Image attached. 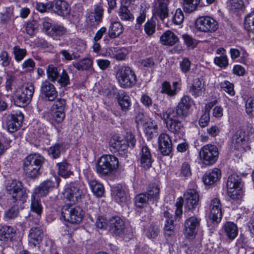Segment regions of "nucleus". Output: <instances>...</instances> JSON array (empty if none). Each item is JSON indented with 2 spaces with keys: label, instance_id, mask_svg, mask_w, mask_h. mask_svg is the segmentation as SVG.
<instances>
[{
  "label": "nucleus",
  "instance_id": "nucleus-19",
  "mask_svg": "<svg viewBox=\"0 0 254 254\" xmlns=\"http://www.w3.org/2000/svg\"><path fill=\"white\" fill-rule=\"evenodd\" d=\"M51 5V10L60 16L64 17L70 13L69 5L64 0H54Z\"/></svg>",
  "mask_w": 254,
  "mask_h": 254
},
{
  "label": "nucleus",
  "instance_id": "nucleus-59",
  "mask_svg": "<svg viewBox=\"0 0 254 254\" xmlns=\"http://www.w3.org/2000/svg\"><path fill=\"white\" fill-rule=\"evenodd\" d=\"M112 51V57L118 61H123L125 60L126 57V53L125 50L118 49V48H114Z\"/></svg>",
  "mask_w": 254,
  "mask_h": 254
},
{
  "label": "nucleus",
  "instance_id": "nucleus-29",
  "mask_svg": "<svg viewBox=\"0 0 254 254\" xmlns=\"http://www.w3.org/2000/svg\"><path fill=\"white\" fill-rule=\"evenodd\" d=\"M158 4L156 10V14L162 20L169 15L168 4L170 0H156Z\"/></svg>",
  "mask_w": 254,
  "mask_h": 254
},
{
  "label": "nucleus",
  "instance_id": "nucleus-45",
  "mask_svg": "<svg viewBox=\"0 0 254 254\" xmlns=\"http://www.w3.org/2000/svg\"><path fill=\"white\" fill-rule=\"evenodd\" d=\"M48 78L52 82L57 81L60 76L59 72L57 67L53 64L48 65L46 70Z\"/></svg>",
  "mask_w": 254,
  "mask_h": 254
},
{
  "label": "nucleus",
  "instance_id": "nucleus-25",
  "mask_svg": "<svg viewBox=\"0 0 254 254\" xmlns=\"http://www.w3.org/2000/svg\"><path fill=\"white\" fill-rule=\"evenodd\" d=\"M221 178V171L218 168H214L206 172L203 177V182L205 185H211L218 181Z\"/></svg>",
  "mask_w": 254,
  "mask_h": 254
},
{
  "label": "nucleus",
  "instance_id": "nucleus-37",
  "mask_svg": "<svg viewBox=\"0 0 254 254\" xmlns=\"http://www.w3.org/2000/svg\"><path fill=\"white\" fill-rule=\"evenodd\" d=\"M164 217L166 218V223L164 227L165 234L171 236L174 228V217L172 214H171L168 211L164 212Z\"/></svg>",
  "mask_w": 254,
  "mask_h": 254
},
{
  "label": "nucleus",
  "instance_id": "nucleus-62",
  "mask_svg": "<svg viewBox=\"0 0 254 254\" xmlns=\"http://www.w3.org/2000/svg\"><path fill=\"white\" fill-rule=\"evenodd\" d=\"M191 175L190 165L187 162H184L182 165L180 170V176L188 178Z\"/></svg>",
  "mask_w": 254,
  "mask_h": 254
},
{
  "label": "nucleus",
  "instance_id": "nucleus-16",
  "mask_svg": "<svg viewBox=\"0 0 254 254\" xmlns=\"http://www.w3.org/2000/svg\"><path fill=\"white\" fill-rule=\"evenodd\" d=\"M159 149L164 155H169L172 150V140L169 135L166 133H161L158 138Z\"/></svg>",
  "mask_w": 254,
  "mask_h": 254
},
{
  "label": "nucleus",
  "instance_id": "nucleus-14",
  "mask_svg": "<svg viewBox=\"0 0 254 254\" xmlns=\"http://www.w3.org/2000/svg\"><path fill=\"white\" fill-rule=\"evenodd\" d=\"M37 197H38L37 196ZM31 210L36 213V217L34 218V216L29 214L26 217L27 221L31 222L32 224L38 225L40 222L41 213L42 212V206L40 202V200L36 197L35 194H33L31 197Z\"/></svg>",
  "mask_w": 254,
  "mask_h": 254
},
{
  "label": "nucleus",
  "instance_id": "nucleus-26",
  "mask_svg": "<svg viewBox=\"0 0 254 254\" xmlns=\"http://www.w3.org/2000/svg\"><path fill=\"white\" fill-rule=\"evenodd\" d=\"M44 162V158L38 153L30 154L22 160V163L34 167H42Z\"/></svg>",
  "mask_w": 254,
  "mask_h": 254
},
{
  "label": "nucleus",
  "instance_id": "nucleus-46",
  "mask_svg": "<svg viewBox=\"0 0 254 254\" xmlns=\"http://www.w3.org/2000/svg\"><path fill=\"white\" fill-rule=\"evenodd\" d=\"M63 145L62 143H55L48 149V154L54 159L59 158L63 149Z\"/></svg>",
  "mask_w": 254,
  "mask_h": 254
},
{
  "label": "nucleus",
  "instance_id": "nucleus-53",
  "mask_svg": "<svg viewBox=\"0 0 254 254\" xmlns=\"http://www.w3.org/2000/svg\"><path fill=\"white\" fill-rule=\"evenodd\" d=\"M228 196L233 200L241 199L243 195L242 188L227 189Z\"/></svg>",
  "mask_w": 254,
  "mask_h": 254
},
{
  "label": "nucleus",
  "instance_id": "nucleus-64",
  "mask_svg": "<svg viewBox=\"0 0 254 254\" xmlns=\"http://www.w3.org/2000/svg\"><path fill=\"white\" fill-rule=\"evenodd\" d=\"M60 78L57 80L61 86L65 87L69 84V78L66 71L63 69Z\"/></svg>",
  "mask_w": 254,
  "mask_h": 254
},
{
  "label": "nucleus",
  "instance_id": "nucleus-20",
  "mask_svg": "<svg viewBox=\"0 0 254 254\" xmlns=\"http://www.w3.org/2000/svg\"><path fill=\"white\" fill-rule=\"evenodd\" d=\"M222 205L220 200L215 198L211 200L209 207V218L214 222H219L222 217Z\"/></svg>",
  "mask_w": 254,
  "mask_h": 254
},
{
  "label": "nucleus",
  "instance_id": "nucleus-28",
  "mask_svg": "<svg viewBox=\"0 0 254 254\" xmlns=\"http://www.w3.org/2000/svg\"><path fill=\"white\" fill-rule=\"evenodd\" d=\"M117 99L122 111L126 112L130 108L131 102L129 96L123 90L118 92Z\"/></svg>",
  "mask_w": 254,
  "mask_h": 254
},
{
  "label": "nucleus",
  "instance_id": "nucleus-43",
  "mask_svg": "<svg viewBox=\"0 0 254 254\" xmlns=\"http://www.w3.org/2000/svg\"><path fill=\"white\" fill-rule=\"evenodd\" d=\"M65 32L66 29L63 26L53 25L50 32H49V35L52 37L53 39H58Z\"/></svg>",
  "mask_w": 254,
  "mask_h": 254
},
{
  "label": "nucleus",
  "instance_id": "nucleus-35",
  "mask_svg": "<svg viewBox=\"0 0 254 254\" xmlns=\"http://www.w3.org/2000/svg\"><path fill=\"white\" fill-rule=\"evenodd\" d=\"M223 229L226 235L231 240L234 239L238 235V227L233 222H226L223 226Z\"/></svg>",
  "mask_w": 254,
  "mask_h": 254
},
{
  "label": "nucleus",
  "instance_id": "nucleus-1",
  "mask_svg": "<svg viewBox=\"0 0 254 254\" xmlns=\"http://www.w3.org/2000/svg\"><path fill=\"white\" fill-rule=\"evenodd\" d=\"M8 196L13 202L16 203L11 206L5 213V217L9 219H14L18 214V204L23 202L27 195L22 187V184L17 181H12L6 187Z\"/></svg>",
  "mask_w": 254,
  "mask_h": 254
},
{
  "label": "nucleus",
  "instance_id": "nucleus-57",
  "mask_svg": "<svg viewBox=\"0 0 254 254\" xmlns=\"http://www.w3.org/2000/svg\"><path fill=\"white\" fill-rule=\"evenodd\" d=\"M34 5L35 9L41 13L51 10V1L46 3L36 1L34 3Z\"/></svg>",
  "mask_w": 254,
  "mask_h": 254
},
{
  "label": "nucleus",
  "instance_id": "nucleus-55",
  "mask_svg": "<svg viewBox=\"0 0 254 254\" xmlns=\"http://www.w3.org/2000/svg\"><path fill=\"white\" fill-rule=\"evenodd\" d=\"M161 93L166 94L169 96H173L176 94L177 91L175 89H172L169 82L164 81L162 84Z\"/></svg>",
  "mask_w": 254,
  "mask_h": 254
},
{
  "label": "nucleus",
  "instance_id": "nucleus-2",
  "mask_svg": "<svg viewBox=\"0 0 254 254\" xmlns=\"http://www.w3.org/2000/svg\"><path fill=\"white\" fill-rule=\"evenodd\" d=\"M135 143L134 136L130 132H127L125 136L114 135L109 144L112 151L123 155L127 152L128 147H134Z\"/></svg>",
  "mask_w": 254,
  "mask_h": 254
},
{
  "label": "nucleus",
  "instance_id": "nucleus-5",
  "mask_svg": "<svg viewBox=\"0 0 254 254\" xmlns=\"http://www.w3.org/2000/svg\"><path fill=\"white\" fill-rule=\"evenodd\" d=\"M118 166L119 161L116 156L106 155H103L99 159L96 168L99 174L106 176L117 169Z\"/></svg>",
  "mask_w": 254,
  "mask_h": 254
},
{
  "label": "nucleus",
  "instance_id": "nucleus-39",
  "mask_svg": "<svg viewBox=\"0 0 254 254\" xmlns=\"http://www.w3.org/2000/svg\"><path fill=\"white\" fill-rule=\"evenodd\" d=\"M146 194L150 201H157L159 198L160 188L156 184H151L149 186Z\"/></svg>",
  "mask_w": 254,
  "mask_h": 254
},
{
  "label": "nucleus",
  "instance_id": "nucleus-6",
  "mask_svg": "<svg viewBox=\"0 0 254 254\" xmlns=\"http://www.w3.org/2000/svg\"><path fill=\"white\" fill-rule=\"evenodd\" d=\"M71 204H65L62 208V216L64 219L72 224L81 222L84 216V211L78 206H72Z\"/></svg>",
  "mask_w": 254,
  "mask_h": 254
},
{
  "label": "nucleus",
  "instance_id": "nucleus-47",
  "mask_svg": "<svg viewBox=\"0 0 254 254\" xmlns=\"http://www.w3.org/2000/svg\"><path fill=\"white\" fill-rule=\"evenodd\" d=\"M14 233L13 228L9 226H3L0 229V240L2 241H6L11 238L12 234Z\"/></svg>",
  "mask_w": 254,
  "mask_h": 254
},
{
  "label": "nucleus",
  "instance_id": "nucleus-61",
  "mask_svg": "<svg viewBox=\"0 0 254 254\" xmlns=\"http://www.w3.org/2000/svg\"><path fill=\"white\" fill-rule=\"evenodd\" d=\"M214 63L221 68H226L228 65V60L226 55L216 57L214 59Z\"/></svg>",
  "mask_w": 254,
  "mask_h": 254
},
{
  "label": "nucleus",
  "instance_id": "nucleus-51",
  "mask_svg": "<svg viewBox=\"0 0 254 254\" xmlns=\"http://www.w3.org/2000/svg\"><path fill=\"white\" fill-rule=\"evenodd\" d=\"M244 5L243 0H229L228 6L231 11L235 12L242 9Z\"/></svg>",
  "mask_w": 254,
  "mask_h": 254
},
{
  "label": "nucleus",
  "instance_id": "nucleus-52",
  "mask_svg": "<svg viewBox=\"0 0 254 254\" xmlns=\"http://www.w3.org/2000/svg\"><path fill=\"white\" fill-rule=\"evenodd\" d=\"M13 52L14 59L17 62L21 61L27 55L25 49H21L19 46H16L13 48Z\"/></svg>",
  "mask_w": 254,
  "mask_h": 254
},
{
  "label": "nucleus",
  "instance_id": "nucleus-21",
  "mask_svg": "<svg viewBox=\"0 0 254 254\" xmlns=\"http://www.w3.org/2000/svg\"><path fill=\"white\" fill-rule=\"evenodd\" d=\"M110 228L115 235L125 238L126 229L124 221L119 216L112 218L110 220Z\"/></svg>",
  "mask_w": 254,
  "mask_h": 254
},
{
  "label": "nucleus",
  "instance_id": "nucleus-7",
  "mask_svg": "<svg viewBox=\"0 0 254 254\" xmlns=\"http://www.w3.org/2000/svg\"><path fill=\"white\" fill-rule=\"evenodd\" d=\"M218 147L211 144L204 145L199 151L200 160L207 166L213 165L218 160Z\"/></svg>",
  "mask_w": 254,
  "mask_h": 254
},
{
  "label": "nucleus",
  "instance_id": "nucleus-13",
  "mask_svg": "<svg viewBox=\"0 0 254 254\" xmlns=\"http://www.w3.org/2000/svg\"><path fill=\"white\" fill-rule=\"evenodd\" d=\"M37 225L32 227L29 230L28 240L29 246L32 248L39 247L44 236V230L41 226Z\"/></svg>",
  "mask_w": 254,
  "mask_h": 254
},
{
  "label": "nucleus",
  "instance_id": "nucleus-34",
  "mask_svg": "<svg viewBox=\"0 0 254 254\" xmlns=\"http://www.w3.org/2000/svg\"><path fill=\"white\" fill-rule=\"evenodd\" d=\"M226 186L227 189L242 188L243 184L239 176L236 174H233L228 177Z\"/></svg>",
  "mask_w": 254,
  "mask_h": 254
},
{
  "label": "nucleus",
  "instance_id": "nucleus-48",
  "mask_svg": "<svg viewBox=\"0 0 254 254\" xmlns=\"http://www.w3.org/2000/svg\"><path fill=\"white\" fill-rule=\"evenodd\" d=\"M150 200L146 193H141L136 195L134 198L135 205L139 208H142Z\"/></svg>",
  "mask_w": 254,
  "mask_h": 254
},
{
  "label": "nucleus",
  "instance_id": "nucleus-54",
  "mask_svg": "<svg viewBox=\"0 0 254 254\" xmlns=\"http://www.w3.org/2000/svg\"><path fill=\"white\" fill-rule=\"evenodd\" d=\"M246 113L251 117H254V97L248 98L245 102Z\"/></svg>",
  "mask_w": 254,
  "mask_h": 254
},
{
  "label": "nucleus",
  "instance_id": "nucleus-15",
  "mask_svg": "<svg viewBox=\"0 0 254 254\" xmlns=\"http://www.w3.org/2000/svg\"><path fill=\"white\" fill-rule=\"evenodd\" d=\"M54 180L55 181L51 180H47L42 182L39 187L35 189L34 191L35 194L40 197L46 196L55 187L59 186L60 179L55 178Z\"/></svg>",
  "mask_w": 254,
  "mask_h": 254
},
{
  "label": "nucleus",
  "instance_id": "nucleus-40",
  "mask_svg": "<svg viewBox=\"0 0 254 254\" xmlns=\"http://www.w3.org/2000/svg\"><path fill=\"white\" fill-rule=\"evenodd\" d=\"M89 184L93 193L97 197H101L104 192L103 186L96 180H91Z\"/></svg>",
  "mask_w": 254,
  "mask_h": 254
},
{
  "label": "nucleus",
  "instance_id": "nucleus-49",
  "mask_svg": "<svg viewBox=\"0 0 254 254\" xmlns=\"http://www.w3.org/2000/svg\"><path fill=\"white\" fill-rule=\"evenodd\" d=\"M115 199L119 202H122L126 200V195L125 190L121 186L115 187L113 190Z\"/></svg>",
  "mask_w": 254,
  "mask_h": 254
},
{
  "label": "nucleus",
  "instance_id": "nucleus-8",
  "mask_svg": "<svg viewBox=\"0 0 254 254\" xmlns=\"http://www.w3.org/2000/svg\"><path fill=\"white\" fill-rule=\"evenodd\" d=\"M249 135L250 133L247 132L245 129H238L232 137V147L235 149L240 151L250 150Z\"/></svg>",
  "mask_w": 254,
  "mask_h": 254
},
{
  "label": "nucleus",
  "instance_id": "nucleus-44",
  "mask_svg": "<svg viewBox=\"0 0 254 254\" xmlns=\"http://www.w3.org/2000/svg\"><path fill=\"white\" fill-rule=\"evenodd\" d=\"M200 0H183V9L185 11L190 13L194 11Z\"/></svg>",
  "mask_w": 254,
  "mask_h": 254
},
{
  "label": "nucleus",
  "instance_id": "nucleus-10",
  "mask_svg": "<svg viewBox=\"0 0 254 254\" xmlns=\"http://www.w3.org/2000/svg\"><path fill=\"white\" fill-rule=\"evenodd\" d=\"M196 29L203 32H214L218 28L217 22L208 16H199L195 22Z\"/></svg>",
  "mask_w": 254,
  "mask_h": 254
},
{
  "label": "nucleus",
  "instance_id": "nucleus-33",
  "mask_svg": "<svg viewBox=\"0 0 254 254\" xmlns=\"http://www.w3.org/2000/svg\"><path fill=\"white\" fill-rule=\"evenodd\" d=\"M203 85L201 80L196 78L193 80L192 83L190 87L189 92L193 96L196 97L201 95Z\"/></svg>",
  "mask_w": 254,
  "mask_h": 254
},
{
  "label": "nucleus",
  "instance_id": "nucleus-4",
  "mask_svg": "<svg viewBox=\"0 0 254 254\" xmlns=\"http://www.w3.org/2000/svg\"><path fill=\"white\" fill-rule=\"evenodd\" d=\"M116 76L119 85L123 88H131L137 82L135 72L128 66L119 68L116 72Z\"/></svg>",
  "mask_w": 254,
  "mask_h": 254
},
{
  "label": "nucleus",
  "instance_id": "nucleus-23",
  "mask_svg": "<svg viewBox=\"0 0 254 254\" xmlns=\"http://www.w3.org/2000/svg\"><path fill=\"white\" fill-rule=\"evenodd\" d=\"M103 11V6L100 3L95 5L93 11L88 14L87 21L90 22L92 25L99 24L102 22Z\"/></svg>",
  "mask_w": 254,
  "mask_h": 254
},
{
  "label": "nucleus",
  "instance_id": "nucleus-38",
  "mask_svg": "<svg viewBox=\"0 0 254 254\" xmlns=\"http://www.w3.org/2000/svg\"><path fill=\"white\" fill-rule=\"evenodd\" d=\"M17 84V80L15 74L11 72H7L5 76V87L6 90L12 91L13 88L16 87Z\"/></svg>",
  "mask_w": 254,
  "mask_h": 254
},
{
  "label": "nucleus",
  "instance_id": "nucleus-17",
  "mask_svg": "<svg viewBox=\"0 0 254 254\" xmlns=\"http://www.w3.org/2000/svg\"><path fill=\"white\" fill-rule=\"evenodd\" d=\"M185 208L192 210L195 209L198 204L199 195L195 189H188L184 195Z\"/></svg>",
  "mask_w": 254,
  "mask_h": 254
},
{
  "label": "nucleus",
  "instance_id": "nucleus-50",
  "mask_svg": "<svg viewBox=\"0 0 254 254\" xmlns=\"http://www.w3.org/2000/svg\"><path fill=\"white\" fill-rule=\"evenodd\" d=\"M244 27L247 31L254 33V12H251L245 17Z\"/></svg>",
  "mask_w": 254,
  "mask_h": 254
},
{
  "label": "nucleus",
  "instance_id": "nucleus-27",
  "mask_svg": "<svg viewBox=\"0 0 254 254\" xmlns=\"http://www.w3.org/2000/svg\"><path fill=\"white\" fill-rule=\"evenodd\" d=\"M22 170L27 177L33 179L38 178L42 173V167H34L23 163Z\"/></svg>",
  "mask_w": 254,
  "mask_h": 254
},
{
  "label": "nucleus",
  "instance_id": "nucleus-32",
  "mask_svg": "<svg viewBox=\"0 0 254 254\" xmlns=\"http://www.w3.org/2000/svg\"><path fill=\"white\" fill-rule=\"evenodd\" d=\"M57 166L58 167V174L60 176L67 178L72 175V166L66 161L58 163Z\"/></svg>",
  "mask_w": 254,
  "mask_h": 254
},
{
  "label": "nucleus",
  "instance_id": "nucleus-63",
  "mask_svg": "<svg viewBox=\"0 0 254 254\" xmlns=\"http://www.w3.org/2000/svg\"><path fill=\"white\" fill-rule=\"evenodd\" d=\"M159 233V230L156 226L150 225L147 228L146 235L150 239H155Z\"/></svg>",
  "mask_w": 254,
  "mask_h": 254
},
{
  "label": "nucleus",
  "instance_id": "nucleus-18",
  "mask_svg": "<svg viewBox=\"0 0 254 254\" xmlns=\"http://www.w3.org/2000/svg\"><path fill=\"white\" fill-rule=\"evenodd\" d=\"M40 93L49 101H54L58 96V92L55 86L49 80H47L42 83Z\"/></svg>",
  "mask_w": 254,
  "mask_h": 254
},
{
  "label": "nucleus",
  "instance_id": "nucleus-9",
  "mask_svg": "<svg viewBox=\"0 0 254 254\" xmlns=\"http://www.w3.org/2000/svg\"><path fill=\"white\" fill-rule=\"evenodd\" d=\"M35 91L34 85L31 83H26L23 85L21 93L16 95L14 101L16 106L24 107L28 104L32 99Z\"/></svg>",
  "mask_w": 254,
  "mask_h": 254
},
{
  "label": "nucleus",
  "instance_id": "nucleus-12",
  "mask_svg": "<svg viewBox=\"0 0 254 254\" xmlns=\"http://www.w3.org/2000/svg\"><path fill=\"white\" fill-rule=\"evenodd\" d=\"M200 219L195 216H191L187 219L184 223V233L188 238L192 239L197 234L199 227Z\"/></svg>",
  "mask_w": 254,
  "mask_h": 254
},
{
  "label": "nucleus",
  "instance_id": "nucleus-3",
  "mask_svg": "<svg viewBox=\"0 0 254 254\" xmlns=\"http://www.w3.org/2000/svg\"><path fill=\"white\" fill-rule=\"evenodd\" d=\"M175 115L172 109H168L162 113L163 119L168 130L175 134L182 135L184 132V125Z\"/></svg>",
  "mask_w": 254,
  "mask_h": 254
},
{
  "label": "nucleus",
  "instance_id": "nucleus-56",
  "mask_svg": "<svg viewBox=\"0 0 254 254\" xmlns=\"http://www.w3.org/2000/svg\"><path fill=\"white\" fill-rule=\"evenodd\" d=\"M144 28L145 33L148 36L153 35L155 33L156 29L155 22L152 19L148 20L145 23Z\"/></svg>",
  "mask_w": 254,
  "mask_h": 254
},
{
  "label": "nucleus",
  "instance_id": "nucleus-58",
  "mask_svg": "<svg viewBox=\"0 0 254 254\" xmlns=\"http://www.w3.org/2000/svg\"><path fill=\"white\" fill-rule=\"evenodd\" d=\"M220 86L222 89L230 96H234L235 95L234 85L231 82L228 81H224L220 83Z\"/></svg>",
  "mask_w": 254,
  "mask_h": 254
},
{
  "label": "nucleus",
  "instance_id": "nucleus-60",
  "mask_svg": "<svg viewBox=\"0 0 254 254\" xmlns=\"http://www.w3.org/2000/svg\"><path fill=\"white\" fill-rule=\"evenodd\" d=\"M38 25L37 22L35 21H33L31 22H28L25 24L23 28L28 34L33 35Z\"/></svg>",
  "mask_w": 254,
  "mask_h": 254
},
{
  "label": "nucleus",
  "instance_id": "nucleus-11",
  "mask_svg": "<svg viewBox=\"0 0 254 254\" xmlns=\"http://www.w3.org/2000/svg\"><path fill=\"white\" fill-rule=\"evenodd\" d=\"M83 191L79 184L76 183L68 185L65 189L64 195L70 202V204H74L81 199Z\"/></svg>",
  "mask_w": 254,
  "mask_h": 254
},
{
  "label": "nucleus",
  "instance_id": "nucleus-36",
  "mask_svg": "<svg viewBox=\"0 0 254 254\" xmlns=\"http://www.w3.org/2000/svg\"><path fill=\"white\" fill-rule=\"evenodd\" d=\"M123 26L119 22H114L111 24L109 30L108 35L112 39L119 36L123 32Z\"/></svg>",
  "mask_w": 254,
  "mask_h": 254
},
{
  "label": "nucleus",
  "instance_id": "nucleus-30",
  "mask_svg": "<svg viewBox=\"0 0 254 254\" xmlns=\"http://www.w3.org/2000/svg\"><path fill=\"white\" fill-rule=\"evenodd\" d=\"M93 60L90 58H85L78 62L73 63L72 65L74 68L78 70L93 71Z\"/></svg>",
  "mask_w": 254,
  "mask_h": 254
},
{
  "label": "nucleus",
  "instance_id": "nucleus-41",
  "mask_svg": "<svg viewBox=\"0 0 254 254\" xmlns=\"http://www.w3.org/2000/svg\"><path fill=\"white\" fill-rule=\"evenodd\" d=\"M146 134L152 137L153 133L157 132V125L155 121L151 119L147 120L142 126Z\"/></svg>",
  "mask_w": 254,
  "mask_h": 254
},
{
  "label": "nucleus",
  "instance_id": "nucleus-31",
  "mask_svg": "<svg viewBox=\"0 0 254 254\" xmlns=\"http://www.w3.org/2000/svg\"><path fill=\"white\" fill-rule=\"evenodd\" d=\"M178 37L172 31L168 30L160 37V41L163 45L173 46L178 41Z\"/></svg>",
  "mask_w": 254,
  "mask_h": 254
},
{
  "label": "nucleus",
  "instance_id": "nucleus-42",
  "mask_svg": "<svg viewBox=\"0 0 254 254\" xmlns=\"http://www.w3.org/2000/svg\"><path fill=\"white\" fill-rule=\"evenodd\" d=\"M118 14L122 20L132 21L134 19L133 14L126 6H122L120 8Z\"/></svg>",
  "mask_w": 254,
  "mask_h": 254
},
{
  "label": "nucleus",
  "instance_id": "nucleus-24",
  "mask_svg": "<svg viewBox=\"0 0 254 254\" xmlns=\"http://www.w3.org/2000/svg\"><path fill=\"white\" fill-rule=\"evenodd\" d=\"M190 100L189 96H184L177 105L176 114L180 117H186L191 106Z\"/></svg>",
  "mask_w": 254,
  "mask_h": 254
},
{
  "label": "nucleus",
  "instance_id": "nucleus-22",
  "mask_svg": "<svg viewBox=\"0 0 254 254\" xmlns=\"http://www.w3.org/2000/svg\"><path fill=\"white\" fill-rule=\"evenodd\" d=\"M138 161L141 166L145 169H148L151 167L153 160L150 149L147 145L142 146L139 154Z\"/></svg>",
  "mask_w": 254,
  "mask_h": 254
}]
</instances>
